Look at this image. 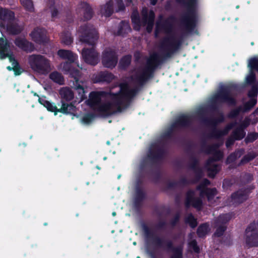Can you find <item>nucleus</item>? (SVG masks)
<instances>
[{"mask_svg": "<svg viewBox=\"0 0 258 258\" xmlns=\"http://www.w3.org/2000/svg\"><path fill=\"white\" fill-rule=\"evenodd\" d=\"M160 31H161L160 29V24H159V23H157V26H156V34L158 32H159Z\"/></svg>", "mask_w": 258, "mask_h": 258, "instance_id": "nucleus-47", "label": "nucleus"}, {"mask_svg": "<svg viewBox=\"0 0 258 258\" xmlns=\"http://www.w3.org/2000/svg\"><path fill=\"white\" fill-rule=\"evenodd\" d=\"M94 116L91 114H87L82 118V122L85 124H88L92 121Z\"/></svg>", "mask_w": 258, "mask_h": 258, "instance_id": "nucleus-38", "label": "nucleus"}, {"mask_svg": "<svg viewBox=\"0 0 258 258\" xmlns=\"http://www.w3.org/2000/svg\"><path fill=\"white\" fill-rule=\"evenodd\" d=\"M28 62L31 69L35 73L40 75L47 74L51 69L50 60L42 55H29Z\"/></svg>", "mask_w": 258, "mask_h": 258, "instance_id": "nucleus-3", "label": "nucleus"}, {"mask_svg": "<svg viewBox=\"0 0 258 258\" xmlns=\"http://www.w3.org/2000/svg\"><path fill=\"white\" fill-rule=\"evenodd\" d=\"M171 258H181V252L180 250L176 252Z\"/></svg>", "mask_w": 258, "mask_h": 258, "instance_id": "nucleus-45", "label": "nucleus"}, {"mask_svg": "<svg viewBox=\"0 0 258 258\" xmlns=\"http://www.w3.org/2000/svg\"><path fill=\"white\" fill-rule=\"evenodd\" d=\"M240 153L239 152H237L234 153L233 154H231L227 159V162L230 163L234 161L237 157H240Z\"/></svg>", "mask_w": 258, "mask_h": 258, "instance_id": "nucleus-37", "label": "nucleus"}, {"mask_svg": "<svg viewBox=\"0 0 258 258\" xmlns=\"http://www.w3.org/2000/svg\"><path fill=\"white\" fill-rule=\"evenodd\" d=\"M238 8H239V6H238L236 7V8H237V9H238Z\"/></svg>", "mask_w": 258, "mask_h": 258, "instance_id": "nucleus-57", "label": "nucleus"}, {"mask_svg": "<svg viewBox=\"0 0 258 258\" xmlns=\"http://www.w3.org/2000/svg\"><path fill=\"white\" fill-rule=\"evenodd\" d=\"M189 246L190 248L193 249L194 251L198 253L200 251V248L197 245V243L195 240H191L189 242Z\"/></svg>", "mask_w": 258, "mask_h": 258, "instance_id": "nucleus-39", "label": "nucleus"}, {"mask_svg": "<svg viewBox=\"0 0 258 258\" xmlns=\"http://www.w3.org/2000/svg\"><path fill=\"white\" fill-rule=\"evenodd\" d=\"M248 66L251 69H255L258 71V58L254 57L249 59Z\"/></svg>", "mask_w": 258, "mask_h": 258, "instance_id": "nucleus-34", "label": "nucleus"}, {"mask_svg": "<svg viewBox=\"0 0 258 258\" xmlns=\"http://www.w3.org/2000/svg\"><path fill=\"white\" fill-rule=\"evenodd\" d=\"M140 55V53L139 52H137L135 54V57H136V58L137 59Z\"/></svg>", "mask_w": 258, "mask_h": 258, "instance_id": "nucleus-49", "label": "nucleus"}, {"mask_svg": "<svg viewBox=\"0 0 258 258\" xmlns=\"http://www.w3.org/2000/svg\"><path fill=\"white\" fill-rule=\"evenodd\" d=\"M151 150H153V151H154V150H155L154 147H152Z\"/></svg>", "mask_w": 258, "mask_h": 258, "instance_id": "nucleus-54", "label": "nucleus"}, {"mask_svg": "<svg viewBox=\"0 0 258 258\" xmlns=\"http://www.w3.org/2000/svg\"><path fill=\"white\" fill-rule=\"evenodd\" d=\"M80 41L93 45L97 41L98 36L96 29L91 25L85 24L78 30Z\"/></svg>", "mask_w": 258, "mask_h": 258, "instance_id": "nucleus-6", "label": "nucleus"}, {"mask_svg": "<svg viewBox=\"0 0 258 258\" xmlns=\"http://www.w3.org/2000/svg\"><path fill=\"white\" fill-rule=\"evenodd\" d=\"M102 62L105 67L114 68L117 62L116 52L111 48H107L103 52Z\"/></svg>", "mask_w": 258, "mask_h": 258, "instance_id": "nucleus-12", "label": "nucleus"}, {"mask_svg": "<svg viewBox=\"0 0 258 258\" xmlns=\"http://www.w3.org/2000/svg\"><path fill=\"white\" fill-rule=\"evenodd\" d=\"M143 20L140 21L138 14L134 13L132 16V21L134 24V28L139 30L141 25H147V30L150 32L152 31L154 19V14L153 11H150L149 13L147 8H143L142 12Z\"/></svg>", "mask_w": 258, "mask_h": 258, "instance_id": "nucleus-5", "label": "nucleus"}, {"mask_svg": "<svg viewBox=\"0 0 258 258\" xmlns=\"http://www.w3.org/2000/svg\"><path fill=\"white\" fill-rule=\"evenodd\" d=\"M247 192H245V191L240 190L233 194L231 196L228 205H236L243 202L247 199Z\"/></svg>", "mask_w": 258, "mask_h": 258, "instance_id": "nucleus-20", "label": "nucleus"}, {"mask_svg": "<svg viewBox=\"0 0 258 258\" xmlns=\"http://www.w3.org/2000/svg\"><path fill=\"white\" fill-rule=\"evenodd\" d=\"M59 95L63 100L67 101L74 98V94L73 91L69 88H62L59 90Z\"/></svg>", "mask_w": 258, "mask_h": 258, "instance_id": "nucleus-23", "label": "nucleus"}, {"mask_svg": "<svg viewBox=\"0 0 258 258\" xmlns=\"http://www.w3.org/2000/svg\"><path fill=\"white\" fill-rule=\"evenodd\" d=\"M79 12L81 15H83L86 20L91 19L92 16V9L86 3H81L78 8Z\"/></svg>", "mask_w": 258, "mask_h": 258, "instance_id": "nucleus-21", "label": "nucleus"}, {"mask_svg": "<svg viewBox=\"0 0 258 258\" xmlns=\"http://www.w3.org/2000/svg\"><path fill=\"white\" fill-rule=\"evenodd\" d=\"M112 214L113 216H115L116 215V213L113 212Z\"/></svg>", "mask_w": 258, "mask_h": 258, "instance_id": "nucleus-53", "label": "nucleus"}, {"mask_svg": "<svg viewBox=\"0 0 258 258\" xmlns=\"http://www.w3.org/2000/svg\"><path fill=\"white\" fill-rule=\"evenodd\" d=\"M163 30L168 34L164 40V46L171 52L175 51L181 43L180 40L172 31L171 27L169 28L164 27Z\"/></svg>", "mask_w": 258, "mask_h": 258, "instance_id": "nucleus-9", "label": "nucleus"}, {"mask_svg": "<svg viewBox=\"0 0 258 258\" xmlns=\"http://www.w3.org/2000/svg\"><path fill=\"white\" fill-rule=\"evenodd\" d=\"M21 3L26 10L29 11L33 10V5L31 0H21Z\"/></svg>", "mask_w": 258, "mask_h": 258, "instance_id": "nucleus-35", "label": "nucleus"}, {"mask_svg": "<svg viewBox=\"0 0 258 258\" xmlns=\"http://www.w3.org/2000/svg\"><path fill=\"white\" fill-rule=\"evenodd\" d=\"M255 114H258V108L256 109V110L255 111Z\"/></svg>", "mask_w": 258, "mask_h": 258, "instance_id": "nucleus-52", "label": "nucleus"}, {"mask_svg": "<svg viewBox=\"0 0 258 258\" xmlns=\"http://www.w3.org/2000/svg\"><path fill=\"white\" fill-rule=\"evenodd\" d=\"M219 146L220 145L214 146L211 147L208 151L209 154L213 155L212 158L209 159L206 164L209 176L211 177H213L220 169L219 166L215 163V161L220 160L223 157V153L218 149Z\"/></svg>", "mask_w": 258, "mask_h": 258, "instance_id": "nucleus-7", "label": "nucleus"}, {"mask_svg": "<svg viewBox=\"0 0 258 258\" xmlns=\"http://www.w3.org/2000/svg\"><path fill=\"white\" fill-rule=\"evenodd\" d=\"M82 56L84 61L90 64L95 65L99 61V55L93 47L84 48Z\"/></svg>", "mask_w": 258, "mask_h": 258, "instance_id": "nucleus-13", "label": "nucleus"}, {"mask_svg": "<svg viewBox=\"0 0 258 258\" xmlns=\"http://www.w3.org/2000/svg\"><path fill=\"white\" fill-rule=\"evenodd\" d=\"M112 3L109 2L105 5L102 7L100 10V13L102 15L105 17H109L112 13Z\"/></svg>", "mask_w": 258, "mask_h": 258, "instance_id": "nucleus-25", "label": "nucleus"}, {"mask_svg": "<svg viewBox=\"0 0 258 258\" xmlns=\"http://www.w3.org/2000/svg\"><path fill=\"white\" fill-rule=\"evenodd\" d=\"M50 79L57 84L60 85L63 84L64 82V79L61 74L57 72H53L49 75Z\"/></svg>", "mask_w": 258, "mask_h": 258, "instance_id": "nucleus-26", "label": "nucleus"}, {"mask_svg": "<svg viewBox=\"0 0 258 258\" xmlns=\"http://www.w3.org/2000/svg\"><path fill=\"white\" fill-rule=\"evenodd\" d=\"M157 0H151L150 3L152 5H155L156 4Z\"/></svg>", "mask_w": 258, "mask_h": 258, "instance_id": "nucleus-48", "label": "nucleus"}, {"mask_svg": "<svg viewBox=\"0 0 258 258\" xmlns=\"http://www.w3.org/2000/svg\"><path fill=\"white\" fill-rule=\"evenodd\" d=\"M15 44L19 47L26 51H31L33 49L31 43L24 38H17L15 40Z\"/></svg>", "mask_w": 258, "mask_h": 258, "instance_id": "nucleus-22", "label": "nucleus"}, {"mask_svg": "<svg viewBox=\"0 0 258 258\" xmlns=\"http://www.w3.org/2000/svg\"><path fill=\"white\" fill-rule=\"evenodd\" d=\"M245 240L248 246H258V223L253 222L247 228Z\"/></svg>", "mask_w": 258, "mask_h": 258, "instance_id": "nucleus-10", "label": "nucleus"}, {"mask_svg": "<svg viewBox=\"0 0 258 258\" xmlns=\"http://www.w3.org/2000/svg\"><path fill=\"white\" fill-rule=\"evenodd\" d=\"M39 102L40 104L45 107L48 111L54 112L55 115L57 112H60L63 113H73L76 111V107L72 104H65L62 102V105L60 109H57V107L45 100V98H40L39 99Z\"/></svg>", "mask_w": 258, "mask_h": 258, "instance_id": "nucleus-8", "label": "nucleus"}, {"mask_svg": "<svg viewBox=\"0 0 258 258\" xmlns=\"http://www.w3.org/2000/svg\"><path fill=\"white\" fill-rule=\"evenodd\" d=\"M237 113H238V111H236L235 112H234V114H232L231 115L232 116H233L234 115H236Z\"/></svg>", "mask_w": 258, "mask_h": 258, "instance_id": "nucleus-51", "label": "nucleus"}, {"mask_svg": "<svg viewBox=\"0 0 258 258\" xmlns=\"http://www.w3.org/2000/svg\"><path fill=\"white\" fill-rule=\"evenodd\" d=\"M133 0H124L125 2H126V4L128 5L129 3L132 2Z\"/></svg>", "mask_w": 258, "mask_h": 258, "instance_id": "nucleus-50", "label": "nucleus"}, {"mask_svg": "<svg viewBox=\"0 0 258 258\" xmlns=\"http://www.w3.org/2000/svg\"><path fill=\"white\" fill-rule=\"evenodd\" d=\"M131 56L126 55L121 58L119 62V65L122 68H125L128 66L131 62Z\"/></svg>", "mask_w": 258, "mask_h": 258, "instance_id": "nucleus-32", "label": "nucleus"}, {"mask_svg": "<svg viewBox=\"0 0 258 258\" xmlns=\"http://www.w3.org/2000/svg\"><path fill=\"white\" fill-rule=\"evenodd\" d=\"M258 92V84L253 85L251 90L248 92V97H249V100L246 102L244 104V107L242 108L243 111H245L250 109L253 106H254L256 103V100L255 97H256Z\"/></svg>", "mask_w": 258, "mask_h": 258, "instance_id": "nucleus-17", "label": "nucleus"}, {"mask_svg": "<svg viewBox=\"0 0 258 258\" xmlns=\"http://www.w3.org/2000/svg\"><path fill=\"white\" fill-rule=\"evenodd\" d=\"M131 31L129 24L127 22H122L119 26V30L117 32L118 35H123Z\"/></svg>", "mask_w": 258, "mask_h": 258, "instance_id": "nucleus-28", "label": "nucleus"}, {"mask_svg": "<svg viewBox=\"0 0 258 258\" xmlns=\"http://www.w3.org/2000/svg\"><path fill=\"white\" fill-rule=\"evenodd\" d=\"M159 60L157 54H152L147 60L146 68L136 71L127 82L119 86L117 93L111 92L105 96L103 92H92L87 101V104L102 115L121 112L127 107L131 99L136 95L138 86L150 77Z\"/></svg>", "mask_w": 258, "mask_h": 258, "instance_id": "nucleus-1", "label": "nucleus"}, {"mask_svg": "<svg viewBox=\"0 0 258 258\" xmlns=\"http://www.w3.org/2000/svg\"><path fill=\"white\" fill-rule=\"evenodd\" d=\"M251 44L252 45H253L254 44L253 42H251Z\"/></svg>", "mask_w": 258, "mask_h": 258, "instance_id": "nucleus-56", "label": "nucleus"}, {"mask_svg": "<svg viewBox=\"0 0 258 258\" xmlns=\"http://www.w3.org/2000/svg\"><path fill=\"white\" fill-rule=\"evenodd\" d=\"M185 204L186 206H192L199 209L202 205V201L200 198H196V193L193 191H189L187 193Z\"/></svg>", "mask_w": 258, "mask_h": 258, "instance_id": "nucleus-19", "label": "nucleus"}, {"mask_svg": "<svg viewBox=\"0 0 258 258\" xmlns=\"http://www.w3.org/2000/svg\"><path fill=\"white\" fill-rule=\"evenodd\" d=\"M255 156V155L254 153H249L245 156L242 159V163H245L248 162L249 161L253 159Z\"/></svg>", "mask_w": 258, "mask_h": 258, "instance_id": "nucleus-40", "label": "nucleus"}, {"mask_svg": "<svg viewBox=\"0 0 258 258\" xmlns=\"http://www.w3.org/2000/svg\"><path fill=\"white\" fill-rule=\"evenodd\" d=\"M10 44L8 41L3 38H0V58L1 59L5 58L7 57L9 58L10 61L12 63L13 68L9 66L7 67V69L9 71H11L13 69L14 70L17 66V62L12 57L9 52Z\"/></svg>", "mask_w": 258, "mask_h": 258, "instance_id": "nucleus-11", "label": "nucleus"}, {"mask_svg": "<svg viewBox=\"0 0 258 258\" xmlns=\"http://www.w3.org/2000/svg\"><path fill=\"white\" fill-rule=\"evenodd\" d=\"M257 136L258 135L256 134H250L248 136V139H251V140L253 141L255 140L257 138Z\"/></svg>", "mask_w": 258, "mask_h": 258, "instance_id": "nucleus-46", "label": "nucleus"}, {"mask_svg": "<svg viewBox=\"0 0 258 258\" xmlns=\"http://www.w3.org/2000/svg\"><path fill=\"white\" fill-rule=\"evenodd\" d=\"M231 218V216L229 214H226L220 216L216 222V226L217 227L216 232L214 234L215 236H221L226 228L224 224L228 222Z\"/></svg>", "mask_w": 258, "mask_h": 258, "instance_id": "nucleus-16", "label": "nucleus"}, {"mask_svg": "<svg viewBox=\"0 0 258 258\" xmlns=\"http://www.w3.org/2000/svg\"><path fill=\"white\" fill-rule=\"evenodd\" d=\"M249 124V120L245 118L242 122L237 124L236 122L231 123L229 124L223 131L215 130L213 132V136L216 138H220L221 137L226 135L229 130L233 127H235L233 132V136L235 139L240 140L242 139L245 135L243 131V128L246 127Z\"/></svg>", "mask_w": 258, "mask_h": 258, "instance_id": "nucleus-4", "label": "nucleus"}, {"mask_svg": "<svg viewBox=\"0 0 258 258\" xmlns=\"http://www.w3.org/2000/svg\"><path fill=\"white\" fill-rule=\"evenodd\" d=\"M210 182L207 179H204L203 181V184L200 185L198 189L200 191L201 197H203L204 195H206L208 200L209 202L214 198V197L216 195L217 191L215 188L208 189L205 187V186L209 184Z\"/></svg>", "mask_w": 258, "mask_h": 258, "instance_id": "nucleus-18", "label": "nucleus"}, {"mask_svg": "<svg viewBox=\"0 0 258 258\" xmlns=\"http://www.w3.org/2000/svg\"><path fill=\"white\" fill-rule=\"evenodd\" d=\"M190 117L187 115L180 116L177 121L173 125V127H180L186 125L190 121Z\"/></svg>", "mask_w": 258, "mask_h": 258, "instance_id": "nucleus-24", "label": "nucleus"}, {"mask_svg": "<svg viewBox=\"0 0 258 258\" xmlns=\"http://www.w3.org/2000/svg\"><path fill=\"white\" fill-rule=\"evenodd\" d=\"M246 82L248 84H252L255 81V75L252 70H250L246 77Z\"/></svg>", "mask_w": 258, "mask_h": 258, "instance_id": "nucleus-36", "label": "nucleus"}, {"mask_svg": "<svg viewBox=\"0 0 258 258\" xmlns=\"http://www.w3.org/2000/svg\"><path fill=\"white\" fill-rule=\"evenodd\" d=\"M50 11L51 13V16L52 17H55L57 16L58 11L57 10L55 7H52L50 8Z\"/></svg>", "mask_w": 258, "mask_h": 258, "instance_id": "nucleus-43", "label": "nucleus"}, {"mask_svg": "<svg viewBox=\"0 0 258 258\" xmlns=\"http://www.w3.org/2000/svg\"><path fill=\"white\" fill-rule=\"evenodd\" d=\"M209 230V225L207 224H204L198 228L197 233L200 237H203L207 234Z\"/></svg>", "mask_w": 258, "mask_h": 258, "instance_id": "nucleus-31", "label": "nucleus"}, {"mask_svg": "<svg viewBox=\"0 0 258 258\" xmlns=\"http://www.w3.org/2000/svg\"><path fill=\"white\" fill-rule=\"evenodd\" d=\"M107 144L108 145H109V144H110L109 142V141H108V142H107Z\"/></svg>", "mask_w": 258, "mask_h": 258, "instance_id": "nucleus-55", "label": "nucleus"}, {"mask_svg": "<svg viewBox=\"0 0 258 258\" xmlns=\"http://www.w3.org/2000/svg\"><path fill=\"white\" fill-rule=\"evenodd\" d=\"M62 43L66 45H70L73 42V38L69 32H64L61 36Z\"/></svg>", "mask_w": 258, "mask_h": 258, "instance_id": "nucleus-30", "label": "nucleus"}, {"mask_svg": "<svg viewBox=\"0 0 258 258\" xmlns=\"http://www.w3.org/2000/svg\"><path fill=\"white\" fill-rule=\"evenodd\" d=\"M31 39L36 43L42 44L48 41L46 32L45 29L37 28L30 34Z\"/></svg>", "mask_w": 258, "mask_h": 258, "instance_id": "nucleus-15", "label": "nucleus"}, {"mask_svg": "<svg viewBox=\"0 0 258 258\" xmlns=\"http://www.w3.org/2000/svg\"><path fill=\"white\" fill-rule=\"evenodd\" d=\"M234 140H236L233 136V134H232V136L229 138L226 143V146L227 148L229 147L234 142Z\"/></svg>", "mask_w": 258, "mask_h": 258, "instance_id": "nucleus-42", "label": "nucleus"}, {"mask_svg": "<svg viewBox=\"0 0 258 258\" xmlns=\"http://www.w3.org/2000/svg\"><path fill=\"white\" fill-rule=\"evenodd\" d=\"M183 3L190 13H193L197 7V0H184Z\"/></svg>", "mask_w": 258, "mask_h": 258, "instance_id": "nucleus-29", "label": "nucleus"}, {"mask_svg": "<svg viewBox=\"0 0 258 258\" xmlns=\"http://www.w3.org/2000/svg\"><path fill=\"white\" fill-rule=\"evenodd\" d=\"M102 76L103 77V80L107 82L110 81L113 78V75L110 73H103Z\"/></svg>", "mask_w": 258, "mask_h": 258, "instance_id": "nucleus-41", "label": "nucleus"}, {"mask_svg": "<svg viewBox=\"0 0 258 258\" xmlns=\"http://www.w3.org/2000/svg\"><path fill=\"white\" fill-rule=\"evenodd\" d=\"M185 221L192 228H194L197 226V223L196 219H195L191 214H188L186 216L185 218Z\"/></svg>", "mask_w": 258, "mask_h": 258, "instance_id": "nucleus-33", "label": "nucleus"}, {"mask_svg": "<svg viewBox=\"0 0 258 258\" xmlns=\"http://www.w3.org/2000/svg\"><path fill=\"white\" fill-rule=\"evenodd\" d=\"M58 55L62 59H67L70 62H66L60 64V69L64 71L66 73L69 74L75 79L74 84L75 89L78 93V96L76 97L77 100L75 102L78 103L82 101L85 98V88L86 87L85 83L79 81L78 77L80 76V72L78 69H71V63L74 62L78 56L72 51L67 50L60 49L57 52Z\"/></svg>", "mask_w": 258, "mask_h": 258, "instance_id": "nucleus-2", "label": "nucleus"}, {"mask_svg": "<svg viewBox=\"0 0 258 258\" xmlns=\"http://www.w3.org/2000/svg\"><path fill=\"white\" fill-rule=\"evenodd\" d=\"M215 102H225L230 104L235 103V100L231 93V89L228 88H224L221 91L215 94L213 98Z\"/></svg>", "mask_w": 258, "mask_h": 258, "instance_id": "nucleus-14", "label": "nucleus"}, {"mask_svg": "<svg viewBox=\"0 0 258 258\" xmlns=\"http://www.w3.org/2000/svg\"><path fill=\"white\" fill-rule=\"evenodd\" d=\"M137 258H140V256H138Z\"/></svg>", "mask_w": 258, "mask_h": 258, "instance_id": "nucleus-58", "label": "nucleus"}, {"mask_svg": "<svg viewBox=\"0 0 258 258\" xmlns=\"http://www.w3.org/2000/svg\"><path fill=\"white\" fill-rule=\"evenodd\" d=\"M183 24L186 29L189 31L191 30L195 26L196 22L194 17H187L183 20Z\"/></svg>", "mask_w": 258, "mask_h": 258, "instance_id": "nucleus-27", "label": "nucleus"}, {"mask_svg": "<svg viewBox=\"0 0 258 258\" xmlns=\"http://www.w3.org/2000/svg\"><path fill=\"white\" fill-rule=\"evenodd\" d=\"M118 9L117 11H121L124 9V4L123 0H116Z\"/></svg>", "mask_w": 258, "mask_h": 258, "instance_id": "nucleus-44", "label": "nucleus"}]
</instances>
